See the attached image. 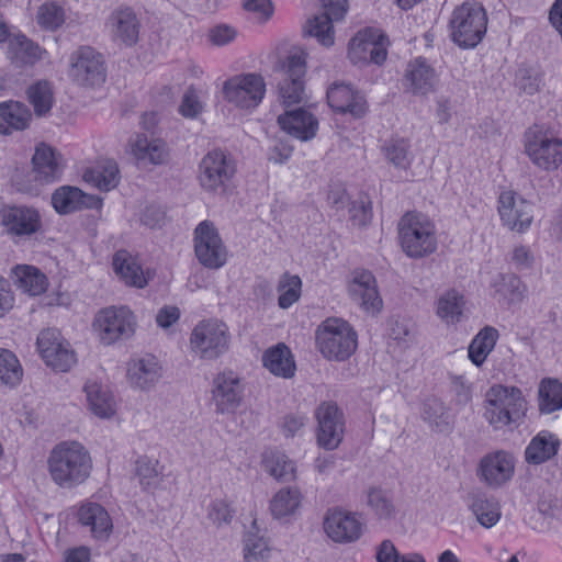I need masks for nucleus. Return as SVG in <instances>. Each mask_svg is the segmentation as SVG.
<instances>
[{"label":"nucleus","mask_w":562,"mask_h":562,"mask_svg":"<svg viewBox=\"0 0 562 562\" xmlns=\"http://www.w3.org/2000/svg\"><path fill=\"white\" fill-rule=\"evenodd\" d=\"M259 529L257 527V520L255 519L251 524L250 529L244 537V551L245 559L250 562V558H262L265 552L268 551V543L263 536L258 535Z\"/></svg>","instance_id":"bf43d9fd"},{"label":"nucleus","mask_w":562,"mask_h":562,"mask_svg":"<svg viewBox=\"0 0 562 562\" xmlns=\"http://www.w3.org/2000/svg\"><path fill=\"white\" fill-rule=\"evenodd\" d=\"M562 407V384L555 379H543L539 386V409L550 414Z\"/></svg>","instance_id":"8fccbe9b"},{"label":"nucleus","mask_w":562,"mask_h":562,"mask_svg":"<svg viewBox=\"0 0 562 562\" xmlns=\"http://www.w3.org/2000/svg\"><path fill=\"white\" fill-rule=\"evenodd\" d=\"M364 524L360 515L344 509H329L324 519V530L338 543L357 541L363 532Z\"/></svg>","instance_id":"412c9836"},{"label":"nucleus","mask_w":562,"mask_h":562,"mask_svg":"<svg viewBox=\"0 0 562 562\" xmlns=\"http://www.w3.org/2000/svg\"><path fill=\"white\" fill-rule=\"evenodd\" d=\"M367 504L379 518H391L395 508L389 493L381 487H370Z\"/></svg>","instance_id":"13d9d810"},{"label":"nucleus","mask_w":562,"mask_h":562,"mask_svg":"<svg viewBox=\"0 0 562 562\" xmlns=\"http://www.w3.org/2000/svg\"><path fill=\"white\" fill-rule=\"evenodd\" d=\"M484 418L496 430L518 425L525 417L527 403L516 386L494 385L485 401Z\"/></svg>","instance_id":"7ed1b4c3"},{"label":"nucleus","mask_w":562,"mask_h":562,"mask_svg":"<svg viewBox=\"0 0 562 562\" xmlns=\"http://www.w3.org/2000/svg\"><path fill=\"white\" fill-rule=\"evenodd\" d=\"M31 120L32 113L24 103L13 100L0 103V134L23 131L29 127Z\"/></svg>","instance_id":"473e14b6"},{"label":"nucleus","mask_w":562,"mask_h":562,"mask_svg":"<svg viewBox=\"0 0 562 562\" xmlns=\"http://www.w3.org/2000/svg\"><path fill=\"white\" fill-rule=\"evenodd\" d=\"M404 80L414 94L426 95L435 90L437 75L428 60L419 56L407 64Z\"/></svg>","instance_id":"a878e982"},{"label":"nucleus","mask_w":562,"mask_h":562,"mask_svg":"<svg viewBox=\"0 0 562 562\" xmlns=\"http://www.w3.org/2000/svg\"><path fill=\"white\" fill-rule=\"evenodd\" d=\"M83 180L100 191H110L120 182L119 166L114 160H105L88 168Z\"/></svg>","instance_id":"4c0bfd02"},{"label":"nucleus","mask_w":562,"mask_h":562,"mask_svg":"<svg viewBox=\"0 0 562 562\" xmlns=\"http://www.w3.org/2000/svg\"><path fill=\"white\" fill-rule=\"evenodd\" d=\"M112 266L114 272L127 285L142 289L147 284V281L143 276L142 267L127 250H117L113 256Z\"/></svg>","instance_id":"c9c22d12"},{"label":"nucleus","mask_w":562,"mask_h":562,"mask_svg":"<svg viewBox=\"0 0 562 562\" xmlns=\"http://www.w3.org/2000/svg\"><path fill=\"white\" fill-rule=\"evenodd\" d=\"M224 99L241 110H254L263 100L266 82L259 74H240L225 80Z\"/></svg>","instance_id":"f8f14e48"},{"label":"nucleus","mask_w":562,"mask_h":562,"mask_svg":"<svg viewBox=\"0 0 562 562\" xmlns=\"http://www.w3.org/2000/svg\"><path fill=\"white\" fill-rule=\"evenodd\" d=\"M159 462L147 457H139L135 463V474L144 491L156 490L162 481V472L158 469Z\"/></svg>","instance_id":"3c124183"},{"label":"nucleus","mask_w":562,"mask_h":562,"mask_svg":"<svg viewBox=\"0 0 562 562\" xmlns=\"http://www.w3.org/2000/svg\"><path fill=\"white\" fill-rule=\"evenodd\" d=\"M69 77L83 87H100L106 79L105 61L91 46L78 47L69 58Z\"/></svg>","instance_id":"ddd939ff"},{"label":"nucleus","mask_w":562,"mask_h":562,"mask_svg":"<svg viewBox=\"0 0 562 562\" xmlns=\"http://www.w3.org/2000/svg\"><path fill=\"white\" fill-rule=\"evenodd\" d=\"M194 254L201 266L218 270L227 263L228 249L211 221H202L193 233Z\"/></svg>","instance_id":"9d476101"},{"label":"nucleus","mask_w":562,"mask_h":562,"mask_svg":"<svg viewBox=\"0 0 562 562\" xmlns=\"http://www.w3.org/2000/svg\"><path fill=\"white\" fill-rule=\"evenodd\" d=\"M243 7L246 11L252 13L259 22H267L274 11L271 0H245Z\"/></svg>","instance_id":"0e129e2a"},{"label":"nucleus","mask_w":562,"mask_h":562,"mask_svg":"<svg viewBox=\"0 0 562 562\" xmlns=\"http://www.w3.org/2000/svg\"><path fill=\"white\" fill-rule=\"evenodd\" d=\"M307 418L301 413H291L283 417L281 428L285 437H294L305 425Z\"/></svg>","instance_id":"69168bd1"},{"label":"nucleus","mask_w":562,"mask_h":562,"mask_svg":"<svg viewBox=\"0 0 562 562\" xmlns=\"http://www.w3.org/2000/svg\"><path fill=\"white\" fill-rule=\"evenodd\" d=\"M301 501L302 494L297 487H283L272 497L270 512L276 518L290 516L300 507Z\"/></svg>","instance_id":"de8ad7c7"},{"label":"nucleus","mask_w":562,"mask_h":562,"mask_svg":"<svg viewBox=\"0 0 562 562\" xmlns=\"http://www.w3.org/2000/svg\"><path fill=\"white\" fill-rule=\"evenodd\" d=\"M347 210L353 226H366L372 218V205L368 196L361 195L357 200L348 201Z\"/></svg>","instance_id":"052dcab7"},{"label":"nucleus","mask_w":562,"mask_h":562,"mask_svg":"<svg viewBox=\"0 0 562 562\" xmlns=\"http://www.w3.org/2000/svg\"><path fill=\"white\" fill-rule=\"evenodd\" d=\"M93 328L104 345L131 338L136 328V319L132 311L125 306L106 307L94 317Z\"/></svg>","instance_id":"9b49d317"},{"label":"nucleus","mask_w":562,"mask_h":562,"mask_svg":"<svg viewBox=\"0 0 562 562\" xmlns=\"http://www.w3.org/2000/svg\"><path fill=\"white\" fill-rule=\"evenodd\" d=\"M449 26L454 44L464 49L474 48L486 34V11L479 3L465 2L453 10Z\"/></svg>","instance_id":"423d86ee"},{"label":"nucleus","mask_w":562,"mask_h":562,"mask_svg":"<svg viewBox=\"0 0 562 562\" xmlns=\"http://www.w3.org/2000/svg\"><path fill=\"white\" fill-rule=\"evenodd\" d=\"M278 124L283 132L301 142L311 140L318 131V120L303 108L280 114Z\"/></svg>","instance_id":"393cba45"},{"label":"nucleus","mask_w":562,"mask_h":562,"mask_svg":"<svg viewBox=\"0 0 562 562\" xmlns=\"http://www.w3.org/2000/svg\"><path fill=\"white\" fill-rule=\"evenodd\" d=\"M374 36L369 34V27L358 32L348 45V58L353 65H369L368 57Z\"/></svg>","instance_id":"4d7b16f0"},{"label":"nucleus","mask_w":562,"mask_h":562,"mask_svg":"<svg viewBox=\"0 0 562 562\" xmlns=\"http://www.w3.org/2000/svg\"><path fill=\"white\" fill-rule=\"evenodd\" d=\"M237 171L231 153L216 148L207 151L198 165L196 180L200 188L213 195L227 193Z\"/></svg>","instance_id":"39448f33"},{"label":"nucleus","mask_w":562,"mask_h":562,"mask_svg":"<svg viewBox=\"0 0 562 562\" xmlns=\"http://www.w3.org/2000/svg\"><path fill=\"white\" fill-rule=\"evenodd\" d=\"M262 364L270 373L283 379H291L296 370L293 355L283 342H279L263 352Z\"/></svg>","instance_id":"2f4dec72"},{"label":"nucleus","mask_w":562,"mask_h":562,"mask_svg":"<svg viewBox=\"0 0 562 562\" xmlns=\"http://www.w3.org/2000/svg\"><path fill=\"white\" fill-rule=\"evenodd\" d=\"M59 158L60 156L49 145L42 143L36 146L32 158L35 180L45 183L59 180L63 175V166Z\"/></svg>","instance_id":"c85d7f7f"},{"label":"nucleus","mask_w":562,"mask_h":562,"mask_svg":"<svg viewBox=\"0 0 562 562\" xmlns=\"http://www.w3.org/2000/svg\"><path fill=\"white\" fill-rule=\"evenodd\" d=\"M36 21L43 30L55 32L66 21L65 9L57 2H45L37 10Z\"/></svg>","instance_id":"6e6d98bb"},{"label":"nucleus","mask_w":562,"mask_h":562,"mask_svg":"<svg viewBox=\"0 0 562 562\" xmlns=\"http://www.w3.org/2000/svg\"><path fill=\"white\" fill-rule=\"evenodd\" d=\"M398 238L403 251L414 259L431 255L437 249L436 226L423 213L407 212L398 223Z\"/></svg>","instance_id":"20e7f679"},{"label":"nucleus","mask_w":562,"mask_h":562,"mask_svg":"<svg viewBox=\"0 0 562 562\" xmlns=\"http://www.w3.org/2000/svg\"><path fill=\"white\" fill-rule=\"evenodd\" d=\"M411 144L406 138L392 137L382 146V153L390 164L401 170H407L413 161Z\"/></svg>","instance_id":"49530a36"},{"label":"nucleus","mask_w":562,"mask_h":562,"mask_svg":"<svg viewBox=\"0 0 562 562\" xmlns=\"http://www.w3.org/2000/svg\"><path fill=\"white\" fill-rule=\"evenodd\" d=\"M323 13L310 19L304 33L317 38L324 46L334 44L333 22L341 20L348 10L347 0H321Z\"/></svg>","instance_id":"a211bd4d"},{"label":"nucleus","mask_w":562,"mask_h":562,"mask_svg":"<svg viewBox=\"0 0 562 562\" xmlns=\"http://www.w3.org/2000/svg\"><path fill=\"white\" fill-rule=\"evenodd\" d=\"M92 467L90 452L78 441L57 443L47 458V470L52 481L66 490L83 484L90 476Z\"/></svg>","instance_id":"f257e3e1"},{"label":"nucleus","mask_w":562,"mask_h":562,"mask_svg":"<svg viewBox=\"0 0 562 562\" xmlns=\"http://www.w3.org/2000/svg\"><path fill=\"white\" fill-rule=\"evenodd\" d=\"M77 519L80 526L97 540L105 541L112 533V518L99 503L87 502L81 504L77 512Z\"/></svg>","instance_id":"5701e85b"},{"label":"nucleus","mask_w":562,"mask_h":562,"mask_svg":"<svg viewBox=\"0 0 562 562\" xmlns=\"http://www.w3.org/2000/svg\"><path fill=\"white\" fill-rule=\"evenodd\" d=\"M422 418L437 432H449L452 428V418L445 403L437 397H428L422 406Z\"/></svg>","instance_id":"79ce46f5"},{"label":"nucleus","mask_w":562,"mask_h":562,"mask_svg":"<svg viewBox=\"0 0 562 562\" xmlns=\"http://www.w3.org/2000/svg\"><path fill=\"white\" fill-rule=\"evenodd\" d=\"M13 274L16 286L32 296L44 293L48 288L47 277L34 266L18 265Z\"/></svg>","instance_id":"ea45409f"},{"label":"nucleus","mask_w":562,"mask_h":562,"mask_svg":"<svg viewBox=\"0 0 562 562\" xmlns=\"http://www.w3.org/2000/svg\"><path fill=\"white\" fill-rule=\"evenodd\" d=\"M544 85L543 72L535 67H519L515 75V87L520 94L533 95Z\"/></svg>","instance_id":"603ef678"},{"label":"nucleus","mask_w":562,"mask_h":562,"mask_svg":"<svg viewBox=\"0 0 562 562\" xmlns=\"http://www.w3.org/2000/svg\"><path fill=\"white\" fill-rule=\"evenodd\" d=\"M348 293L350 299L367 314L374 316L383 308L376 279L370 270L356 269L352 272L348 283Z\"/></svg>","instance_id":"f3484780"},{"label":"nucleus","mask_w":562,"mask_h":562,"mask_svg":"<svg viewBox=\"0 0 562 562\" xmlns=\"http://www.w3.org/2000/svg\"><path fill=\"white\" fill-rule=\"evenodd\" d=\"M235 510L224 499H214L207 508V518L217 527L232 521Z\"/></svg>","instance_id":"e2e57ef3"},{"label":"nucleus","mask_w":562,"mask_h":562,"mask_svg":"<svg viewBox=\"0 0 562 562\" xmlns=\"http://www.w3.org/2000/svg\"><path fill=\"white\" fill-rule=\"evenodd\" d=\"M499 337L498 330L493 326H484L471 340L468 356L471 362L481 367L495 348Z\"/></svg>","instance_id":"a19ab883"},{"label":"nucleus","mask_w":562,"mask_h":562,"mask_svg":"<svg viewBox=\"0 0 562 562\" xmlns=\"http://www.w3.org/2000/svg\"><path fill=\"white\" fill-rule=\"evenodd\" d=\"M2 234L14 243L26 240L43 229L42 216L33 206L3 204L0 207Z\"/></svg>","instance_id":"6e6552de"},{"label":"nucleus","mask_w":562,"mask_h":562,"mask_svg":"<svg viewBox=\"0 0 562 562\" xmlns=\"http://www.w3.org/2000/svg\"><path fill=\"white\" fill-rule=\"evenodd\" d=\"M36 346L45 363L54 370L66 372L76 362L74 350L58 329H43L37 336Z\"/></svg>","instance_id":"dca6fc26"},{"label":"nucleus","mask_w":562,"mask_h":562,"mask_svg":"<svg viewBox=\"0 0 562 562\" xmlns=\"http://www.w3.org/2000/svg\"><path fill=\"white\" fill-rule=\"evenodd\" d=\"M26 93L36 115L42 116L50 111L53 106V90L48 81L35 82L29 87Z\"/></svg>","instance_id":"864d4df0"},{"label":"nucleus","mask_w":562,"mask_h":562,"mask_svg":"<svg viewBox=\"0 0 562 562\" xmlns=\"http://www.w3.org/2000/svg\"><path fill=\"white\" fill-rule=\"evenodd\" d=\"M369 34L374 36L371 50L369 52V64L381 66L387 57V47L390 45L389 36L381 30L374 27H369Z\"/></svg>","instance_id":"680f3d73"},{"label":"nucleus","mask_w":562,"mask_h":562,"mask_svg":"<svg viewBox=\"0 0 562 562\" xmlns=\"http://www.w3.org/2000/svg\"><path fill=\"white\" fill-rule=\"evenodd\" d=\"M315 344L325 359L342 362L356 352L358 334L347 321L328 317L317 326Z\"/></svg>","instance_id":"f03ea898"},{"label":"nucleus","mask_w":562,"mask_h":562,"mask_svg":"<svg viewBox=\"0 0 562 562\" xmlns=\"http://www.w3.org/2000/svg\"><path fill=\"white\" fill-rule=\"evenodd\" d=\"M497 210L503 224L518 233L526 232L533 220V205L514 191L499 194Z\"/></svg>","instance_id":"6ab92c4d"},{"label":"nucleus","mask_w":562,"mask_h":562,"mask_svg":"<svg viewBox=\"0 0 562 562\" xmlns=\"http://www.w3.org/2000/svg\"><path fill=\"white\" fill-rule=\"evenodd\" d=\"M231 334L218 319L199 322L190 335V349L202 360H216L229 349Z\"/></svg>","instance_id":"0eeeda50"},{"label":"nucleus","mask_w":562,"mask_h":562,"mask_svg":"<svg viewBox=\"0 0 562 562\" xmlns=\"http://www.w3.org/2000/svg\"><path fill=\"white\" fill-rule=\"evenodd\" d=\"M240 378L232 370L220 372L213 380L212 402L217 414H232L243 400Z\"/></svg>","instance_id":"aec40b11"},{"label":"nucleus","mask_w":562,"mask_h":562,"mask_svg":"<svg viewBox=\"0 0 562 562\" xmlns=\"http://www.w3.org/2000/svg\"><path fill=\"white\" fill-rule=\"evenodd\" d=\"M464 295L456 289L443 292L437 300L436 314L447 325H456L463 318Z\"/></svg>","instance_id":"e433bc0d"},{"label":"nucleus","mask_w":562,"mask_h":562,"mask_svg":"<svg viewBox=\"0 0 562 562\" xmlns=\"http://www.w3.org/2000/svg\"><path fill=\"white\" fill-rule=\"evenodd\" d=\"M293 147L283 139H277L269 148L268 159L274 164H284L292 156Z\"/></svg>","instance_id":"338daca9"},{"label":"nucleus","mask_w":562,"mask_h":562,"mask_svg":"<svg viewBox=\"0 0 562 562\" xmlns=\"http://www.w3.org/2000/svg\"><path fill=\"white\" fill-rule=\"evenodd\" d=\"M493 296L507 303L518 302L522 299L526 286L519 277L514 273H498L491 282Z\"/></svg>","instance_id":"c03bdc74"},{"label":"nucleus","mask_w":562,"mask_h":562,"mask_svg":"<svg viewBox=\"0 0 562 562\" xmlns=\"http://www.w3.org/2000/svg\"><path fill=\"white\" fill-rule=\"evenodd\" d=\"M91 196L85 194L76 187L64 186L52 195L54 209L59 214H69L88 206L87 200Z\"/></svg>","instance_id":"37998d69"},{"label":"nucleus","mask_w":562,"mask_h":562,"mask_svg":"<svg viewBox=\"0 0 562 562\" xmlns=\"http://www.w3.org/2000/svg\"><path fill=\"white\" fill-rule=\"evenodd\" d=\"M328 105L337 113L362 117L367 112L364 97L350 85L333 83L326 93Z\"/></svg>","instance_id":"b1692460"},{"label":"nucleus","mask_w":562,"mask_h":562,"mask_svg":"<svg viewBox=\"0 0 562 562\" xmlns=\"http://www.w3.org/2000/svg\"><path fill=\"white\" fill-rule=\"evenodd\" d=\"M468 506L481 526L492 528L501 519V507L494 497L484 492H472L468 495Z\"/></svg>","instance_id":"72a5a7b5"},{"label":"nucleus","mask_w":562,"mask_h":562,"mask_svg":"<svg viewBox=\"0 0 562 562\" xmlns=\"http://www.w3.org/2000/svg\"><path fill=\"white\" fill-rule=\"evenodd\" d=\"M5 42L7 56L11 64L19 68L34 66L45 53L44 48L22 33L9 36Z\"/></svg>","instance_id":"cd10ccee"},{"label":"nucleus","mask_w":562,"mask_h":562,"mask_svg":"<svg viewBox=\"0 0 562 562\" xmlns=\"http://www.w3.org/2000/svg\"><path fill=\"white\" fill-rule=\"evenodd\" d=\"M560 439L549 430H541L525 449V460L532 465L542 464L557 456L560 448Z\"/></svg>","instance_id":"c756f323"},{"label":"nucleus","mask_w":562,"mask_h":562,"mask_svg":"<svg viewBox=\"0 0 562 562\" xmlns=\"http://www.w3.org/2000/svg\"><path fill=\"white\" fill-rule=\"evenodd\" d=\"M265 470L278 481L289 482L295 477V464L288 456L278 450L263 453Z\"/></svg>","instance_id":"a18cd8bd"},{"label":"nucleus","mask_w":562,"mask_h":562,"mask_svg":"<svg viewBox=\"0 0 562 562\" xmlns=\"http://www.w3.org/2000/svg\"><path fill=\"white\" fill-rule=\"evenodd\" d=\"M23 379L20 360L9 349L0 348V384L9 389L16 387Z\"/></svg>","instance_id":"09e8293b"},{"label":"nucleus","mask_w":562,"mask_h":562,"mask_svg":"<svg viewBox=\"0 0 562 562\" xmlns=\"http://www.w3.org/2000/svg\"><path fill=\"white\" fill-rule=\"evenodd\" d=\"M306 53L296 49L280 64L279 95L285 105L301 103L305 98Z\"/></svg>","instance_id":"1a4fd4ad"},{"label":"nucleus","mask_w":562,"mask_h":562,"mask_svg":"<svg viewBox=\"0 0 562 562\" xmlns=\"http://www.w3.org/2000/svg\"><path fill=\"white\" fill-rule=\"evenodd\" d=\"M85 392L89 407L100 418H111L116 413V401L113 393L97 382H88Z\"/></svg>","instance_id":"f704fd0d"},{"label":"nucleus","mask_w":562,"mask_h":562,"mask_svg":"<svg viewBox=\"0 0 562 562\" xmlns=\"http://www.w3.org/2000/svg\"><path fill=\"white\" fill-rule=\"evenodd\" d=\"M316 442L325 450L339 447L345 434V415L337 403L322 402L315 409Z\"/></svg>","instance_id":"2eb2a0df"},{"label":"nucleus","mask_w":562,"mask_h":562,"mask_svg":"<svg viewBox=\"0 0 562 562\" xmlns=\"http://www.w3.org/2000/svg\"><path fill=\"white\" fill-rule=\"evenodd\" d=\"M302 281L299 276L285 272L281 276L278 283V305L286 310L292 306L301 296Z\"/></svg>","instance_id":"5fc2aeb1"},{"label":"nucleus","mask_w":562,"mask_h":562,"mask_svg":"<svg viewBox=\"0 0 562 562\" xmlns=\"http://www.w3.org/2000/svg\"><path fill=\"white\" fill-rule=\"evenodd\" d=\"M162 369L158 359L153 355H145L133 359L128 363L127 378L130 383L139 390H149L161 378Z\"/></svg>","instance_id":"bb28decb"},{"label":"nucleus","mask_w":562,"mask_h":562,"mask_svg":"<svg viewBox=\"0 0 562 562\" xmlns=\"http://www.w3.org/2000/svg\"><path fill=\"white\" fill-rule=\"evenodd\" d=\"M132 153L138 161H147L153 165L168 162L169 150L162 139H148L146 135H138L132 146Z\"/></svg>","instance_id":"58836bf2"},{"label":"nucleus","mask_w":562,"mask_h":562,"mask_svg":"<svg viewBox=\"0 0 562 562\" xmlns=\"http://www.w3.org/2000/svg\"><path fill=\"white\" fill-rule=\"evenodd\" d=\"M179 111L184 117L194 119L201 113L202 104L193 92L187 91L182 98Z\"/></svg>","instance_id":"774afa93"},{"label":"nucleus","mask_w":562,"mask_h":562,"mask_svg":"<svg viewBox=\"0 0 562 562\" xmlns=\"http://www.w3.org/2000/svg\"><path fill=\"white\" fill-rule=\"evenodd\" d=\"M525 149L533 165L546 171L557 170L562 164V140L538 127L526 133Z\"/></svg>","instance_id":"4468645a"},{"label":"nucleus","mask_w":562,"mask_h":562,"mask_svg":"<svg viewBox=\"0 0 562 562\" xmlns=\"http://www.w3.org/2000/svg\"><path fill=\"white\" fill-rule=\"evenodd\" d=\"M113 35L126 46H133L138 41L139 21L133 9L119 8L110 16Z\"/></svg>","instance_id":"7c9ffc66"},{"label":"nucleus","mask_w":562,"mask_h":562,"mask_svg":"<svg viewBox=\"0 0 562 562\" xmlns=\"http://www.w3.org/2000/svg\"><path fill=\"white\" fill-rule=\"evenodd\" d=\"M515 471L513 454L497 450L485 454L479 463L477 476L491 487H501L510 481Z\"/></svg>","instance_id":"4be33fe9"}]
</instances>
